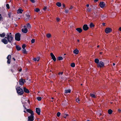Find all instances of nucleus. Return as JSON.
<instances>
[{
    "label": "nucleus",
    "mask_w": 121,
    "mask_h": 121,
    "mask_svg": "<svg viewBox=\"0 0 121 121\" xmlns=\"http://www.w3.org/2000/svg\"><path fill=\"white\" fill-rule=\"evenodd\" d=\"M6 36L7 37H5L4 38L1 40V42L5 44H8V42L10 43H12V44L13 40V37L12 35H9L8 33L7 34Z\"/></svg>",
    "instance_id": "f257e3e1"
},
{
    "label": "nucleus",
    "mask_w": 121,
    "mask_h": 121,
    "mask_svg": "<svg viewBox=\"0 0 121 121\" xmlns=\"http://www.w3.org/2000/svg\"><path fill=\"white\" fill-rule=\"evenodd\" d=\"M17 92L18 94L20 95H22L24 93V91L20 87H17L16 88Z\"/></svg>",
    "instance_id": "f03ea898"
},
{
    "label": "nucleus",
    "mask_w": 121,
    "mask_h": 121,
    "mask_svg": "<svg viewBox=\"0 0 121 121\" xmlns=\"http://www.w3.org/2000/svg\"><path fill=\"white\" fill-rule=\"evenodd\" d=\"M21 34L19 33H17L15 35V39L17 41H19L20 40Z\"/></svg>",
    "instance_id": "7ed1b4c3"
},
{
    "label": "nucleus",
    "mask_w": 121,
    "mask_h": 121,
    "mask_svg": "<svg viewBox=\"0 0 121 121\" xmlns=\"http://www.w3.org/2000/svg\"><path fill=\"white\" fill-rule=\"evenodd\" d=\"M104 65V63L102 61H100L97 65V67L98 68H101L103 67Z\"/></svg>",
    "instance_id": "20e7f679"
},
{
    "label": "nucleus",
    "mask_w": 121,
    "mask_h": 121,
    "mask_svg": "<svg viewBox=\"0 0 121 121\" xmlns=\"http://www.w3.org/2000/svg\"><path fill=\"white\" fill-rule=\"evenodd\" d=\"M34 115H31L30 116L28 117V121H33L34 120Z\"/></svg>",
    "instance_id": "39448f33"
},
{
    "label": "nucleus",
    "mask_w": 121,
    "mask_h": 121,
    "mask_svg": "<svg viewBox=\"0 0 121 121\" xmlns=\"http://www.w3.org/2000/svg\"><path fill=\"white\" fill-rule=\"evenodd\" d=\"M7 59L8 60L7 61V63L8 64H10L11 62V55H9L7 56Z\"/></svg>",
    "instance_id": "423d86ee"
},
{
    "label": "nucleus",
    "mask_w": 121,
    "mask_h": 121,
    "mask_svg": "<svg viewBox=\"0 0 121 121\" xmlns=\"http://www.w3.org/2000/svg\"><path fill=\"white\" fill-rule=\"evenodd\" d=\"M99 5L100 7L103 8L106 6L105 3L104 2H101L100 3Z\"/></svg>",
    "instance_id": "0eeeda50"
},
{
    "label": "nucleus",
    "mask_w": 121,
    "mask_h": 121,
    "mask_svg": "<svg viewBox=\"0 0 121 121\" xmlns=\"http://www.w3.org/2000/svg\"><path fill=\"white\" fill-rule=\"evenodd\" d=\"M25 82V80H24L22 78H21L19 80V84L21 85H22L24 84V82Z\"/></svg>",
    "instance_id": "6e6552de"
},
{
    "label": "nucleus",
    "mask_w": 121,
    "mask_h": 121,
    "mask_svg": "<svg viewBox=\"0 0 121 121\" xmlns=\"http://www.w3.org/2000/svg\"><path fill=\"white\" fill-rule=\"evenodd\" d=\"M112 29L110 28H106L105 30V32L106 33H108L110 32H112Z\"/></svg>",
    "instance_id": "1a4fd4ad"
},
{
    "label": "nucleus",
    "mask_w": 121,
    "mask_h": 121,
    "mask_svg": "<svg viewBox=\"0 0 121 121\" xmlns=\"http://www.w3.org/2000/svg\"><path fill=\"white\" fill-rule=\"evenodd\" d=\"M24 28H22V31L24 33H26L28 31V30L26 28V26H24Z\"/></svg>",
    "instance_id": "9d476101"
},
{
    "label": "nucleus",
    "mask_w": 121,
    "mask_h": 121,
    "mask_svg": "<svg viewBox=\"0 0 121 121\" xmlns=\"http://www.w3.org/2000/svg\"><path fill=\"white\" fill-rule=\"evenodd\" d=\"M83 28L84 30L85 31H86L88 29H89V27L87 25L84 24L83 26Z\"/></svg>",
    "instance_id": "9b49d317"
},
{
    "label": "nucleus",
    "mask_w": 121,
    "mask_h": 121,
    "mask_svg": "<svg viewBox=\"0 0 121 121\" xmlns=\"http://www.w3.org/2000/svg\"><path fill=\"white\" fill-rule=\"evenodd\" d=\"M41 112L40 109L39 108H36V112L39 115Z\"/></svg>",
    "instance_id": "f8f14e48"
},
{
    "label": "nucleus",
    "mask_w": 121,
    "mask_h": 121,
    "mask_svg": "<svg viewBox=\"0 0 121 121\" xmlns=\"http://www.w3.org/2000/svg\"><path fill=\"white\" fill-rule=\"evenodd\" d=\"M50 55L51 56L52 60H54V61H56V58L55 56H54V55L53 54V53H50Z\"/></svg>",
    "instance_id": "ddd939ff"
},
{
    "label": "nucleus",
    "mask_w": 121,
    "mask_h": 121,
    "mask_svg": "<svg viewBox=\"0 0 121 121\" xmlns=\"http://www.w3.org/2000/svg\"><path fill=\"white\" fill-rule=\"evenodd\" d=\"M26 111L31 114V115L34 114V113L33 112V111L31 110L30 109H26Z\"/></svg>",
    "instance_id": "4468645a"
},
{
    "label": "nucleus",
    "mask_w": 121,
    "mask_h": 121,
    "mask_svg": "<svg viewBox=\"0 0 121 121\" xmlns=\"http://www.w3.org/2000/svg\"><path fill=\"white\" fill-rule=\"evenodd\" d=\"M23 91L25 92L26 93H29L30 92L29 90L25 87L23 88Z\"/></svg>",
    "instance_id": "2eb2a0df"
},
{
    "label": "nucleus",
    "mask_w": 121,
    "mask_h": 121,
    "mask_svg": "<svg viewBox=\"0 0 121 121\" xmlns=\"http://www.w3.org/2000/svg\"><path fill=\"white\" fill-rule=\"evenodd\" d=\"M76 30L79 33H81L82 31V29L80 28H78L76 29Z\"/></svg>",
    "instance_id": "dca6fc26"
},
{
    "label": "nucleus",
    "mask_w": 121,
    "mask_h": 121,
    "mask_svg": "<svg viewBox=\"0 0 121 121\" xmlns=\"http://www.w3.org/2000/svg\"><path fill=\"white\" fill-rule=\"evenodd\" d=\"M16 48L17 50L18 51H20L21 49V47L19 45H16Z\"/></svg>",
    "instance_id": "f3484780"
},
{
    "label": "nucleus",
    "mask_w": 121,
    "mask_h": 121,
    "mask_svg": "<svg viewBox=\"0 0 121 121\" xmlns=\"http://www.w3.org/2000/svg\"><path fill=\"white\" fill-rule=\"evenodd\" d=\"M73 52L74 54H77L78 53L79 51L78 50L76 49L75 50H74L73 51Z\"/></svg>",
    "instance_id": "a211bd4d"
},
{
    "label": "nucleus",
    "mask_w": 121,
    "mask_h": 121,
    "mask_svg": "<svg viewBox=\"0 0 121 121\" xmlns=\"http://www.w3.org/2000/svg\"><path fill=\"white\" fill-rule=\"evenodd\" d=\"M6 34L4 33H3L0 34V36L1 37H4L5 36Z\"/></svg>",
    "instance_id": "6ab92c4d"
},
{
    "label": "nucleus",
    "mask_w": 121,
    "mask_h": 121,
    "mask_svg": "<svg viewBox=\"0 0 121 121\" xmlns=\"http://www.w3.org/2000/svg\"><path fill=\"white\" fill-rule=\"evenodd\" d=\"M71 92V90L69 89L67 90H65V92L66 94L68 93H70Z\"/></svg>",
    "instance_id": "aec40b11"
},
{
    "label": "nucleus",
    "mask_w": 121,
    "mask_h": 121,
    "mask_svg": "<svg viewBox=\"0 0 121 121\" xmlns=\"http://www.w3.org/2000/svg\"><path fill=\"white\" fill-rule=\"evenodd\" d=\"M23 11V10H22V9H19L17 11V13H22Z\"/></svg>",
    "instance_id": "412c9836"
},
{
    "label": "nucleus",
    "mask_w": 121,
    "mask_h": 121,
    "mask_svg": "<svg viewBox=\"0 0 121 121\" xmlns=\"http://www.w3.org/2000/svg\"><path fill=\"white\" fill-rule=\"evenodd\" d=\"M56 5L59 7H60L61 6V4L60 2H57L56 3Z\"/></svg>",
    "instance_id": "4be33fe9"
},
{
    "label": "nucleus",
    "mask_w": 121,
    "mask_h": 121,
    "mask_svg": "<svg viewBox=\"0 0 121 121\" xmlns=\"http://www.w3.org/2000/svg\"><path fill=\"white\" fill-rule=\"evenodd\" d=\"M95 63L98 64L99 63V59H95Z\"/></svg>",
    "instance_id": "5701e85b"
},
{
    "label": "nucleus",
    "mask_w": 121,
    "mask_h": 121,
    "mask_svg": "<svg viewBox=\"0 0 121 121\" xmlns=\"http://www.w3.org/2000/svg\"><path fill=\"white\" fill-rule=\"evenodd\" d=\"M90 96L92 97L93 98H95L96 97V96L94 94H93L90 93Z\"/></svg>",
    "instance_id": "b1692460"
},
{
    "label": "nucleus",
    "mask_w": 121,
    "mask_h": 121,
    "mask_svg": "<svg viewBox=\"0 0 121 121\" xmlns=\"http://www.w3.org/2000/svg\"><path fill=\"white\" fill-rule=\"evenodd\" d=\"M27 27L28 28H31V26L30 25V24L28 23L26 24Z\"/></svg>",
    "instance_id": "393cba45"
},
{
    "label": "nucleus",
    "mask_w": 121,
    "mask_h": 121,
    "mask_svg": "<svg viewBox=\"0 0 121 121\" xmlns=\"http://www.w3.org/2000/svg\"><path fill=\"white\" fill-rule=\"evenodd\" d=\"M112 112V111L111 109H109L108 110V113L109 114H111Z\"/></svg>",
    "instance_id": "a878e982"
},
{
    "label": "nucleus",
    "mask_w": 121,
    "mask_h": 121,
    "mask_svg": "<svg viewBox=\"0 0 121 121\" xmlns=\"http://www.w3.org/2000/svg\"><path fill=\"white\" fill-rule=\"evenodd\" d=\"M47 37L48 38H49L51 37V35L50 33L46 35Z\"/></svg>",
    "instance_id": "bb28decb"
},
{
    "label": "nucleus",
    "mask_w": 121,
    "mask_h": 121,
    "mask_svg": "<svg viewBox=\"0 0 121 121\" xmlns=\"http://www.w3.org/2000/svg\"><path fill=\"white\" fill-rule=\"evenodd\" d=\"M75 64L74 63H73L71 64L70 66L72 67H74L75 66Z\"/></svg>",
    "instance_id": "cd10ccee"
},
{
    "label": "nucleus",
    "mask_w": 121,
    "mask_h": 121,
    "mask_svg": "<svg viewBox=\"0 0 121 121\" xmlns=\"http://www.w3.org/2000/svg\"><path fill=\"white\" fill-rule=\"evenodd\" d=\"M94 25L92 23H90V27L91 28H92L94 27Z\"/></svg>",
    "instance_id": "c85d7f7f"
},
{
    "label": "nucleus",
    "mask_w": 121,
    "mask_h": 121,
    "mask_svg": "<svg viewBox=\"0 0 121 121\" xmlns=\"http://www.w3.org/2000/svg\"><path fill=\"white\" fill-rule=\"evenodd\" d=\"M22 51L23 53L24 54H27V51H26V49H23L22 50Z\"/></svg>",
    "instance_id": "c756f323"
},
{
    "label": "nucleus",
    "mask_w": 121,
    "mask_h": 121,
    "mask_svg": "<svg viewBox=\"0 0 121 121\" xmlns=\"http://www.w3.org/2000/svg\"><path fill=\"white\" fill-rule=\"evenodd\" d=\"M35 11L36 12H38L40 11V9H39L38 8H36L35 9Z\"/></svg>",
    "instance_id": "7c9ffc66"
},
{
    "label": "nucleus",
    "mask_w": 121,
    "mask_h": 121,
    "mask_svg": "<svg viewBox=\"0 0 121 121\" xmlns=\"http://www.w3.org/2000/svg\"><path fill=\"white\" fill-rule=\"evenodd\" d=\"M12 13L11 12H10L8 14V16L9 17V18H11V15H12Z\"/></svg>",
    "instance_id": "2f4dec72"
},
{
    "label": "nucleus",
    "mask_w": 121,
    "mask_h": 121,
    "mask_svg": "<svg viewBox=\"0 0 121 121\" xmlns=\"http://www.w3.org/2000/svg\"><path fill=\"white\" fill-rule=\"evenodd\" d=\"M87 10L88 12H90L92 10V9L91 8H89L87 9Z\"/></svg>",
    "instance_id": "473e14b6"
},
{
    "label": "nucleus",
    "mask_w": 121,
    "mask_h": 121,
    "mask_svg": "<svg viewBox=\"0 0 121 121\" xmlns=\"http://www.w3.org/2000/svg\"><path fill=\"white\" fill-rule=\"evenodd\" d=\"M58 59L59 60H62L63 58L62 57H59Z\"/></svg>",
    "instance_id": "72a5a7b5"
},
{
    "label": "nucleus",
    "mask_w": 121,
    "mask_h": 121,
    "mask_svg": "<svg viewBox=\"0 0 121 121\" xmlns=\"http://www.w3.org/2000/svg\"><path fill=\"white\" fill-rule=\"evenodd\" d=\"M37 99L39 101H41V98L40 97H37Z\"/></svg>",
    "instance_id": "f704fd0d"
},
{
    "label": "nucleus",
    "mask_w": 121,
    "mask_h": 121,
    "mask_svg": "<svg viewBox=\"0 0 121 121\" xmlns=\"http://www.w3.org/2000/svg\"><path fill=\"white\" fill-rule=\"evenodd\" d=\"M107 16L106 15H103L101 16V17L102 18H104L105 17H106Z\"/></svg>",
    "instance_id": "c9c22d12"
},
{
    "label": "nucleus",
    "mask_w": 121,
    "mask_h": 121,
    "mask_svg": "<svg viewBox=\"0 0 121 121\" xmlns=\"http://www.w3.org/2000/svg\"><path fill=\"white\" fill-rule=\"evenodd\" d=\"M60 113L59 112H58L57 113V114H56V115H57V116L58 117H59L60 115Z\"/></svg>",
    "instance_id": "e433bc0d"
},
{
    "label": "nucleus",
    "mask_w": 121,
    "mask_h": 121,
    "mask_svg": "<svg viewBox=\"0 0 121 121\" xmlns=\"http://www.w3.org/2000/svg\"><path fill=\"white\" fill-rule=\"evenodd\" d=\"M35 39H32L31 41V43H34L35 42Z\"/></svg>",
    "instance_id": "4c0bfd02"
},
{
    "label": "nucleus",
    "mask_w": 121,
    "mask_h": 121,
    "mask_svg": "<svg viewBox=\"0 0 121 121\" xmlns=\"http://www.w3.org/2000/svg\"><path fill=\"white\" fill-rule=\"evenodd\" d=\"M26 17L30 19V16L29 14H26Z\"/></svg>",
    "instance_id": "58836bf2"
},
{
    "label": "nucleus",
    "mask_w": 121,
    "mask_h": 121,
    "mask_svg": "<svg viewBox=\"0 0 121 121\" xmlns=\"http://www.w3.org/2000/svg\"><path fill=\"white\" fill-rule=\"evenodd\" d=\"M26 47V45L25 44H23L22 46V48L23 49H25V48Z\"/></svg>",
    "instance_id": "ea45409f"
},
{
    "label": "nucleus",
    "mask_w": 121,
    "mask_h": 121,
    "mask_svg": "<svg viewBox=\"0 0 121 121\" xmlns=\"http://www.w3.org/2000/svg\"><path fill=\"white\" fill-rule=\"evenodd\" d=\"M6 7L8 9H9L10 8L8 4H6Z\"/></svg>",
    "instance_id": "a19ab883"
},
{
    "label": "nucleus",
    "mask_w": 121,
    "mask_h": 121,
    "mask_svg": "<svg viewBox=\"0 0 121 121\" xmlns=\"http://www.w3.org/2000/svg\"><path fill=\"white\" fill-rule=\"evenodd\" d=\"M76 101L77 102H78V103H79V102L80 101V100L78 98L76 99Z\"/></svg>",
    "instance_id": "79ce46f5"
},
{
    "label": "nucleus",
    "mask_w": 121,
    "mask_h": 121,
    "mask_svg": "<svg viewBox=\"0 0 121 121\" xmlns=\"http://www.w3.org/2000/svg\"><path fill=\"white\" fill-rule=\"evenodd\" d=\"M65 12L66 13H69V10L68 9H65Z\"/></svg>",
    "instance_id": "37998d69"
},
{
    "label": "nucleus",
    "mask_w": 121,
    "mask_h": 121,
    "mask_svg": "<svg viewBox=\"0 0 121 121\" xmlns=\"http://www.w3.org/2000/svg\"><path fill=\"white\" fill-rule=\"evenodd\" d=\"M56 21L57 22H58L60 21V19L58 17H57L56 18Z\"/></svg>",
    "instance_id": "c03bdc74"
},
{
    "label": "nucleus",
    "mask_w": 121,
    "mask_h": 121,
    "mask_svg": "<svg viewBox=\"0 0 121 121\" xmlns=\"http://www.w3.org/2000/svg\"><path fill=\"white\" fill-rule=\"evenodd\" d=\"M10 70L11 71L12 73H13L14 72V70L13 69H12Z\"/></svg>",
    "instance_id": "a18cd8bd"
},
{
    "label": "nucleus",
    "mask_w": 121,
    "mask_h": 121,
    "mask_svg": "<svg viewBox=\"0 0 121 121\" xmlns=\"http://www.w3.org/2000/svg\"><path fill=\"white\" fill-rule=\"evenodd\" d=\"M30 0L32 3H34L35 2L34 0Z\"/></svg>",
    "instance_id": "49530a36"
},
{
    "label": "nucleus",
    "mask_w": 121,
    "mask_h": 121,
    "mask_svg": "<svg viewBox=\"0 0 121 121\" xmlns=\"http://www.w3.org/2000/svg\"><path fill=\"white\" fill-rule=\"evenodd\" d=\"M63 73V72H59L58 73V74L59 75H60V74L62 75Z\"/></svg>",
    "instance_id": "de8ad7c7"
},
{
    "label": "nucleus",
    "mask_w": 121,
    "mask_h": 121,
    "mask_svg": "<svg viewBox=\"0 0 121 121\" xmlns=\"http://www.w3.org/2000/svg\"><path fill=\"white\" fill-rule=\"evenodd\" d=\"M29 19L26 17V18L25 19V20L26 21H27L29 20Z\"/></svg>",
    "instance_id": "09e8293b"
},
{
    "label": "nucleus",
    "mask_w": 121,
    "mask_h": 121,
    "mask_svg": "<svg viewBox=\"0 0 121 121\" xmlns=\"http://www.w3.org/2000/svg\"><path fill=\"white\" fill-rule=\"evenodd\" d=\"M62 6L64 8H65V4L64 3H63L62 4Z\"/></svg>",
    "instance_id": "8fccbe9b"
},
{
    "label": "nucleus",
    "mask_w": 121,
    "mask_h": 121,
    "mask_svg": "<svg viewBox=\"0 0 121 121\" xmlns=\"http://www.w3.org/2000/svg\"><path fill=\"white\" fill-rule=\"evenodd\" d=\"M33 60L35 61H37L36 58H34L33 59Z\"/></svg>",
    "instance_id": "3c124183"
},
{
    "label": "nucleus",
    "mask_w": 121,
    "mask_h": 121,
    "mask_svg": "<svg viewBox=\"0 0 121 121\" xmlns=\"http://www.w3.org/2000/svg\"><path fill=\"white\" fill-rule=\"evenodd\" d=\"M2 19V17L1 14H0V21H1Z\"/></svg>",
    "instance_id": "603ef678"
},
{
    "label": "nucleus",
    "mask_w": 121,
    "mask_h": 121,
    "mask_svg": "<svg viewBox=\"0 0 121 121\" xmlns=\"http://www.w3.org/2000/svg\"><path fill=\"white\" fill-rule=\"evenodd\" d=\"M37 60V61H38L39 60V57H37L36 58Z\"/></svg>",
    "instance_id": "864d4df0"
},
{
    "label": "nucleus",
    "mask_w": 121,
    "mask_h": 121,
    "mask_svg": "<svg viewBox=\"0 0 121 121\" xmlns=\"http://www.w3.org/2000/svg\"><path fill=\"white\" fill-rule=\"evenodd\" d=\"M7 47L10 48V45L9 44H8L7 45Z\"/></svg>",
    "instance_id": "5fc2aeb1"
},
{
    "label": "nucleus",
    "mask_w": 121,
    "mask_h": 121,
    "mask_svg": "<svg viewBox=\"0 0 121 121\" xmlns=\"http://www.w3.org/2000/svg\"><path fill=\"white\" fill-rule=\"evenodd\" d=\"M73 8V7L72 6H71L69 8V9H72Z\"/></svg>",
    "instance_id": "6e6d98bb"
},
{
    "label": "nucleus",
    "mask_w": 121,
    "mask_h": 121,
    "mask_svg": "<svg viewBox=\"0 0 121 121\" xmlns=\"http://www.w3.org/2000/svg\"><path fill=\"white\" fill-rule=\"evenodd\" d=\"M47 9L46 7H45L44 8H43V10L45 11Z\"/></svg>",
    "instance_id": "4d7b16f0"
},
{
    "label": "nucleus",
    "mask_w": 121,
    "mask_h": 121,
    "mask_svg": "<svg viewBox=\"0 0 121 121\" xmlns=\"http://www.w3.org/2000/svg\"><path fill=\"white\" fill-rule=\"evenodd\" d=\"M98 0H94V1L95 2H96L98 1Z\"/></svg>",
    "instance_id": "13d9d810"
},
{
    "label": "nucleus",
    "mask_w": 121,
    "mask_h": 121,
    "mask_svg": "<svg viewBox=\"0 0 121 121\" xmlns=\"http://www.w3.org/2000/svg\"><path fill=\"white\" fill-rule=\"evenodd\" d=\"M22 69L21 68L19 69V72H21L22 71Z\"/></svg>",
    "instance_id": "bf43d9fd"
},
{
    "label": "nucleus",
    "mask_w": 121,
    "mask_h": 121,
    "mask_svg": "<svg viewBox=\"0 0 121 121\" xmlns=\"http://www.w3.org/2000/svg\"><path fill=\"white\" fill-rule=\"evenodd\" d=\"M27 102H28V103H29V104H30V100H29V99H28L27 100Z\"/></svg>",
    "instance_id": "052dcab7"
},
{
    "label": "nucleus",
    "mask_w": 121,
    "mask_h": 121,
    "mask_svg": "<svg viewBox=\"0 0 121 121\" xmlns=\"http://www.w3.org/2000/svg\"><path fill=\"white\" fill-rule=\"evenodd\" d=\"M102 24H103V26H105V23H102Z\"/></svg>",
    "instance_id": "680f3d73"
},
{
    "label": "nucleus",
    "mask_w": 121,
    "mask_h": 121,
    "mask_svg": "<svg viewBox=\"0 0 121 121\" xmlns=\"http://www.w3.org/2000/svg\"><path fill=\"white\" fill-rule=\"evenodd\" d=\"M118 112H121V110L120 109H119L118 110Z\"/></svg>",
    "instance_id": "e2e57ef3"
},
{
    "label": "nucleus",
    "mask_w": 121,
    "mask_h": 121,
    "mask_svg": "<svg viewBox=\"0 0 121 121\" xmlns=\"http://www.w3.org/2000/svg\"><path fill=\"white\" fill-rule=\"evenodd\" d=\"M12 59H13V60L14 61H15L16 60H15V59L14 58H12Z\"/></svg>",
    "instance_id": "0e129e2a"
},
{
    "label": "nucleus",
    "mask_w": 121,
    "mask_h": 121,
    "mask_svg": "<svg viewBox=\"0 0 121 121\" xmlns=\"http://www.w3.org/2000/svg\"><path fill=\"white\" fill-rule=\"evenodd\" d=\"M23 107L26 110L27 109L25 106H23Z\"/></svg>",
    "instance_id": "69168bd1"
},
{
    "label": "nucleus",
    "mask_w": 121,
    "mask_h": 121,
    "mask_svg": "<svg viewBox=\"0 0 121 121\" xmlns=\"http://www.w3.org/2000/svg\"><path fill=\"white\" fill-rule=\"evenodd\" d=\"M119 30L120 31H121V27H120L119 29Z\"/></svg>",
    "instance_id": "338daca9"
},
{
    "label": "nucleus",
    "mask_w": 121,
    "mask_h": 121,
    "mask_svg": "<svg viewBox=\"0 0 121 121\" xmlns=\"http://www.w3.org/2000/svg\"><path fill=\"white\" fill-rule=\"evenodd\" d=\"M86 6H87V7H88L89 6V4H87L86 5Z\"/></svg>",
    "instance_id": "774afa93"
}]
</instances>
